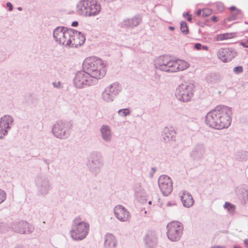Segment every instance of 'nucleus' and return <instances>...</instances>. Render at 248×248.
Returning a JSON list of instances; mask_svg holds the SVG:
<instances>
[{
	"label": "nucleus",
	"mask_w": 248,
	"mask_h": 248,
	"mask_svg": "<svg viewBox=\"0 0 248 248\" xmlns=\"http://www.w3.org/2000/svg\"><path fill=\"white\" fill-rule=\"evenodd\" d=\"M12 230L21 234H30L34 231L33 225L29 224L25 221H20L13 223L11 225Z\"/></svg>",
	"instance_id": "nucleus-14"
},
{
	"label": "nucleus",
	"mask_w": 248,
	"mask_h": 248,
	"mask_svg": "<svg viewBox=\"0 0 248 248\" xmlns=\"http://www.w3.org/2000/svg\"><path fill=\"white\" fill-rule=\"evenodd\" d=\"M6 6L8 8V10L9 11H12L13 9V5H12L11 3L8 2L6 3Z\"/></svg>",
	"instance_id": "nucleus-40"
},
{
	"label": "nucleus",
	"mask_w": 248,
	"mask_h": 248,
	"mask_svg": "<svg viewBox=\"0 0 248 248\" xmlns=\"http://www.w3.org/2000/svg\"><path fill=\"white\" fill-rule=\"evenodd\" d=\"M167 235L170 240L177 242L180 240L183 233L184 226L179 221H172L167 226Z\"/></svg>",
	"instance_id": "nucleus-10"
},
{
	"label": "nucleus",
	"mask_w": 248,
	"mask_h": 248,
	"mask_svg": "<svg viewBox=\"0 0 248 248\" xmlns=\"http://www.w3.org/2000/svg\"><path fill=\"white\" fill-rule=\"evenodd\" d=\"M211 20L214 22H217L218 21V18L216 16H213L211 17Z\"/></svg>",
	"instance_id": "nucleus-42"
},
{
	"label": "nucleus",
	"mask_w": 248,
	"mask_h": 248,
	"mask_svg": "<svg viewBox=\"0 0 248 248\" xmlns=\"http://www.w3.org/2000/svg\"><path fill=\"white\" fill-rule=\"evenodd\" d=\"M134 191L135 195L137 197H142L144 194V190L142 188H141L140 186H139V188L137 186H136L134 188Z\"/></svg>",
	"instance_id": "nucleus-33"
},
{
	"label": "nucleus",
	"mask_w": 248,
	"mask_h": 248,
	"mask_svg": "<svg viewBox=\"0 0 248 248\" xmlns=\"http://www.w3.org/2000/svg\"><path fill=\"white\" fill-rule=\"evenodd\" d=\"M234 34L233 33H226L224 34H220L217 36V41H222L224 40L229 39L232 38L234 37Z\"/></svg>",
	"instance_id": "nucleus-29"
},
{
	"label": "nucleus",
	"mask_w": 248,
	"mask_h": 248,
	"mask_svg": "<svg viewBox=\"0 0 248 248\" xmlns=\"http://www.w3.org/2000/svg\"><path fill=\"white\" fill-rule=\"evenodd\" d=\"M233 72L235 74H239L243 72V68L241 66H238L234 67L233 69Z\"/></svg>",
	"instance_id": "nucleus-35"
},
{
	"label": "nucleus",
	"mask_w": 248,
	"mask_h": 248,
	"mask_svg": "<svg viewBox=\"0 0 248 248\" xmlns=\"http://www.w3.org/2000/svg\"><path fill=\"white\" fill-rule=\"evenodd\" d=\"M67 30V28L63 26H58L54 29L53 37L56 42L60 45Z\"/></svg>",
	"instance_id": "nucleus-23"
},
{
	"label": "nucleus",
	"mask_w": 248,
	"mask_h": 248,
	"mask_svg": "<svg viewBox=\"0 0 248 248\" xmlns=\"http://www.w3.org/2000/svg\"><path fill=\"white\" fill-rule=\"evenodd\" d=\"M217 10L220 12L223 11L224 8L223 3L221 2H218L217 3Z\"/></svg>",
	"instance_id": "nucleus-38"
},
{
	"label": "nucleus",
	"mask_w": 248,
	"mask_h": 248,
	"mask_svg": "<svg viewBox=\"0 0 248 248\" xmlns=\"http://www.w3.org/2000/svg\"><path fill=\"white\" fill-rule=\"evenodd\" d=\"M155 69L160 71L174 73L183 71L189 66V63L180 59H172L167 56H160L156 57L154 61Z\"/></svg>",
	"instance_id": "nucleus-2"
},
{
	"label": "nucleus",
	"mask_w": 248,
	"mask_h": 248,
	"mask_svg": "<svg viewBox=\"0 0 248 248\" xmlns=\"http://www.w3.org/2000/svg\"><path fill=\"white\" fill-rule=\"evenodd\" d=\"M142 18L140 15H136L132 18H125L120 23L122 28H133L138 26L141 22Z\"/></svg>",
	"instance_id": "nucleus-18"
},
{
	"label": "nucleus",
	"mask_w": 248,
	"mask_h": 248,
	"mask_svg": "<svg viewBox=\"0 0 248 248\" xmlns=\"http://www.w3.org/2000/svg\"><path fill=\"white\" fill-rule=\"evenodd\" d=\"M193 95L194 86L190 83H185L180 85L175 92V95L177 99L184 102L189 101Z\"/></svg>",
	"instance_id": "nucleus-11"
},
{
	"label": "nucleus",
	"mask_w": 248,
	"mask_h": 248,
	"mask_svg": "<svg viewBox=\"0 0 248 248\" xmlns=\"http://www.w3.org/2000/svg\"><path fill=\"white\" fill-rule=\"evenodd\" d=\"M202 16L206 17L210 15L211 13V10L208 9H205L202 10Z\"/></svg>",
	"instance_id": "nucleus-36"
},
{
	"label": "nucleus",
	"mask_w": 248,
	"mask_h": 248,
	"mask_svg": "<svg viewBox=\"0 0 248 248\" xmlns=\"http://www.w3.org/2000/svg\"><path fill=\"white\" fill-rule=\"evenodd\" d=\"M90 224L83 221L80 217L75 218L72 222L69 235L74 241H81L86 238L89 233Z\"/></svg>",
	"instance_id": "nucleus-4"
},
{
	"label": "nucleus",
	"mask_w": 248,
	"mask_h": 248,
	"mask_svg": "<svg viewBox=\"0 0 248 248\" xmlns=\"http://www.w3.org/2000/svg\"><path fill=\"white\" fill-rule=\"evenodd\" d=\"M190 15H189L188 13H184L183 14V16H189Z\"/></svg>",
	"instance_id": "nucleus-51"
},
{
	"label": "nucleus",
	"mask_w": 248,
	"mask_h": 248,
	"mask_svg": "<svg viewBox=\"0 0 248 248\" xmlns=\"http://www.w3.org/2000/svg\"><path fill=\"white\" fill-rule=\"evenodd\" d=\"M122 86L115 82L107 86L101 93V99L106 103L112 102L122 91Z\"/></svg>",
	"instance_id": "nucleus-9"
},
{
	"label": "nucleus",
	"mask_w": 248,
	"mask_h": 248,
	"mask_svg": "<svg viewBox=\"0 0 248 248\" xmlns=\"http://www.w3.org/2000/svg\"><path fill=\"white\" fill-rule=\"evenodd\" d=\"M188 16L187 18V20L188 21H191L192 20L191 15H189V16Z\"/></svg>",
	"instance_id": "nucleus-48"
},
{
	"label": "nucleus",
	"mask_w": 248,
	"mask_h": 248,
	"mask_svg": "<svg viewBox=\"0 0 248 248\" xmlns=\"http://www.w3.org/2000/svg\"><path fill=\"white\" fill-rule=\"evenodd\" d=\"M144 241L146 248H155L157 244V237L155 232L149 231L146 234Z\"/></svg>",
	"instance_id": "nucleus-22"
},
{
	"label": "nucleus",
	"mask_w": 248,
	"mask_h": 248,
	"mask_svg": "<svg viewBox=\"0 0 248 248\" xmlns=\"http://www.w3.org/2000/svg\"><path fill=\"white\" fill-rule=\"evenodd\" d=\"M232 114L231 108L224 105L217 106L207 113L205 124L215 129L227 128L231 124Z\"/></svg>",
	"instance_id": "nucleus-1"
},
{
	"label": "nucleus",
	"mask_w": 248,
	"mask_h": 248,
	"mask_svg": "<svg viewBox=\"0 0 248 248\" xmlns=\"http://www.w3.org/2000/svg\"><path fill=\"white\" fill-rule=\"evenodd\" d=\"M99 131L102 139L107 143L111 141L112 139V132L110 127L106 124H103L100 128Z\"/></svg>",
	"instance_id": "nucleus-21"
},
{
	"label": "nucleus",
	"mask_w": 248,
	"mask_h": 248,
	"mask_svg": "<svg viewBox=\"0 0 248 248\" xmlns=\"http://www.w3.org/2000/svg\"><path fill=\"white\" fill-rule=\"evenodd\" d=\"M176 132L172 127H165L162 133L161 137L165 142L174 141Z\"/></svg>",
	"instance_id": "nucleus-24"
},
{
	"label": "nucleus",
	"mask_w": 248,
	"mask_h": 248,
	"mask_svg": "<svg viewBox=\"0 0 248 248\" xmlns=\"http://www.w3.org/2000/svg\"><path fill=\"white\" fill-rule=\"evenodd\" d=\"M83 69L90 74L93 78L98 79L102 78L106 74V69L103 61L96 57L87 58L83 62Z\"/></svg>",
	"instance_id": "nucleus-3"
},
{
	"label": "nucleus",
	"mask_w": 248,
	"mask_h": 248,
	"mask_svg": "<svg viewBox=\"0 0 248 248\" xmlns=\"http://www.w3.org/2000/svg\"><path fill=\"white\" fill-rule=\"evenodd\" d=\"M202 47L204 49V50H208V47L206 46H202Z\"/></svg>",
	"instance_id": "nucleus-49"
},
{
	"label": "nucleus",
	"mask_w": 248,
	"mask_h": 248,
	"mask_svg": "<svg viewBox=\"0 0 248 248\" xmlns=\"http://www.w3.org/2000/svg\"><path fill=\"white\" fill-rule=\"evenodd\" d=\"M244 245L246 247L248 248V239L245 240Z\"/></svg>",
	"instance_id": "nucleus-45"
},
{
	"label": "nucleus",
	"mask_w": 248,
	"mask_h": 248,
	"mask_svg": "<svg viewBox=\"0 0 248 248\" xmlns=\"http://www.w3.org/2000/svg\"><path fill=\"white\" fill-rule=\"evenodd\" d=\"M7 198L6 192L0 188V204L3 203Z\"/></svg>",
	"instance_id": "nucleus-34"
},
{
	"label": "nucleus",
	"mask_w": 248,
	"mask_h": 248,
	"mask_svg": "<svg viewBox=\"0 0 248 248\" xmlns=\"http://www.w3.org/2000/svg\"><path fill=\"white\" fill-rule=\"evenodd\" d=\"M210 248H224L222 247H219V246H214V247H212Z\"/></svg>",
	"instance_id": "nucleus-50"
},
{
	"label": "nucleus",
	"mask_w": 248,
	"mask_h": 248,
	"mask_svg": "<svg viewBox=\"0 0 248 248\" xmlns=\"http://www.w3.org/2000/svg\"><path fill=\"white\" fill-rule=\"evenodd\" d=\"M240 45L245 47L248 48V39L240 43Z\"/></svg>",
	"instance_id": "nucleus-39"
},
{
	"label": "nucleus",
	"mask_w": 248,
	"mask_h": 248,
	"mask_svg": "<svg viewBox=\"0 0 248 248\" xmlns=\"http://www.w3.org/2000/svg\"><path fill=\"white\" fill-rule=\"evenodd\" d=\"M229 10L231 11V14L229 17L225 19V22L235 20L242 16L241 11L237 9L235 6L230 7Z\"/></svg>",
	"instance_id": "nucleus-27"
},
{
	"label": "nucleus",
	"mask_w": 248,
	"mask_h": 248,
	"mask_svg": "<svg viewBox=\"0 0 248 248\" xmlns=\"http://www.w3.org/2000/svg\"><path fill=\"white\" fill-rule=\"evenodd\" d=\"M103 164V157L99 153L94 152L91 153L87 165L92 174L97 175L99 173Z\"/></svg>",
	"instance_id": "nucleus-12"
},
{
	"label": "nucleus",
	"mask_w": 248,
	"mask_h": 248,
	"mask_svg": "<svg viewBox=\"0 0 248 248\" xmlns=\"http://www.w3.org/2000/svg\"><path fill=\"white\" fill-rule=\"evenodd\" d=\"M78 22L75 21H74V22H72V26L73 27H77V26H78Z\"/></svg>",
	"instance_id": "nucleus-43"
},
{
	"label": "nucleus",
	"mask_w": 248,
	"mask_h": 248,
	"mask_svg": "<svg viewBox=\"0 0 248 248\" xmlns=\"http://www.w3.org/2000/svg\"><path fill=\"white\" fill-rule=\"evenodd\" d=\"M74 34L73 29H68L63 39L61 42L60 45H62L67 47H70L71 46V39L72 35Z\"/></svg>",
	"instance_id": "nucleus-28"
},
{
	"label": "nucleus",
	"mask_w": 248,
	"mask_h": 248,
	"mask_svg": "<svg viewBox=\"0 0 248 248\" xmlns=\"http://www.w3.org/2000/svg\"><path fill=\"white\" fill-rule=\"evenodd\" d=\"M205 147L203 143H199L196 144L190 153V157L194 160L201 159L204 155Z\"/></svg>",
	"instance_id": "nucleus-19"
},
{
	"label": "nucleus",
	"mask_w": 248,
	"mask_h": 248,
	"mask_svg": "<svg viewBox=\"0 0 248 248\" xmlns=\"http://www.w3.org/2000/svg\"><path fill=\"white\" fill-rule=\"evenodd\" d=\"M169 29L170 30H171V31H173L174 30V27H172V26H170L169 27Z\"/></svg>",
	"instance_id": "nucleus-52"
},
{
	"label": "nucleus",
	"mask_w": 248,
	"mask_h": 248,
	"mask_svg": "<svg viewBox=\"0 0 248 248\" xmlns=\"http://www.w3.org/2000/svg\"><path fill=\"white\" fill-rule=\"evenodd\" d=\"M17 9H18L19 11H22V7H18Z\"/></svg>",
	"instance_id": "nucleus-54"
},
{
	"label": "nucleus",
	"mask_w": 248,
	"mask_h": 248,
	"mask_svg": "<svg viewBox=\"0 0 248 248\" xmlns=\"http://www.w3.org/2000/svg\"><path fill=\"white\" fill-rule=\"evenodd\" d=\"M224 208L227 209L228 212L231 213H233L235 209V205L229 202H226L225 203Z\"/></svg>",
	"instance_id": "nucleus-30"
},
{
	"label": "nucleus",
	"mask_w": 248,
	"mask_h": 248,
	"mask_svg": "<svg viewBox=\"0 0 248 248\" xmlns=\"http://www.w3.org/2000/svg\"><path fill=\"white\" fill-rule=\"evenodd\" d=\"M202 45L200 43L195 44V46H194L195 48L197 50H200L202 48Z\"/></svg>",
	"instance_id": "nucleus-41"
},
{
	"label": "nucleus",
	"mask_w": 248,
	"mask_h": 248,
	"mask_svg": "<svg viewBox=\"0 0 248 248\" xmlns=\"http://www.w3.org/2000/svg\"><path fill=\"white\" fill-rule=\"evenodd\" d=\"M167 205L168 206H170L174 205H175V204L174 203H171L170 202H168Z\"/></svg>",
	"instance_id": "nucleus-46"
},
{
	"label": "nucleus",
	"mask_w": 248,
	"mask_h": 248,
	"mask_svg": "<svg viewBox=\"0 0 248 248\" xmlns=\"http://www.w3.org/2000/svg\"><path fill=\"white\" fill-rule=\"evenodd\" d=\"M101 10V5L97 0H80L76 7L78 15L87 17L98 15Z\"/></svg>",
	"instance_id": "nucleus-5"
},
{
	"label": "nucleus",
	"mask_w": 248,
	"mask_h": 248,
	"mask_svg": "<svg viewBox=\"0 0 248 248\" xmlns=\"http://www.w3.org/2000/svg\"><path fill=\"white\" fill-rule=\"evenodd\" d=\"M181 200L183 205L187 208L192 206L194 201L191 195L186 191H182L179 193Z\"/></svg>",
	"instance_id": "nucleus-26"
},
{
	"label": "nucleus",
	"mask_w": 248,
	"mask_h": 248,
	"mask_svg": "<svg viewBox=\"0 0 248 248\" xmlns=\"http://www.w3.org/2000/svg\"><path fill=\"white\" fill-rule=\"evenodd\" d=\"M151 203H152V202H151V201H149V202H148V203H149V204H151Z\"/></svg>",
	"instance_id": "nucleus-55"
},
{
	"label": "nucleus",
	"mask_w": 248,
	"mask_h": 248,
	"mask_svg": "<svg viewBox=\"0 0 248 248\" xmlns=\"http://www.w3.org/2000/svg\"><path fill=\"white\" fill-rule=\"evenodd\" d=\"M117 240L116 237L112 233H108L104 236V248H116Z\"/></svg>",
	"instance_id": "nucleus-25"
},
{
	"label": "nucleus",
	"mask_w": 248,
	"mask_h": 248,
	"mask_svg": "<svg viewBox=\"0 0 248 248\" xmlns=\"http://www.w3.org/2000/svg\"><path fill=\"white\" fill-rule=\"evenodd\" d=\"M34 183L38 196L45 197L51 189V185L48 177L44 174H38L35 178Z\"/></svg>",
	"instance_id": "nucleus-8"
},
{
	"label": "nucleus",
	"mask_w": 248,
	"mask_h": 248,
	"mask_svg": "<svg viewBox=\"0 0 248 248\" xmlns=\"http://www.w3.org/2000/svg\"><path fill=\"white\" fill-rule=\"evenodd\" d=\"M233 248H242V247L238 246H234L233 247Z\"/></svg>",
	"instance_id": "nucleus-53"
},
{
	"label": "nucleus",
	"mask_w": 248,
	"mask_h": 248,
	"mask_svg": "<svg viewBox=\"0 0 248 248\" xmlns=\"http://www.w3.org/2000/svg\"><path fill=\"white\" fill-rule=\"evenodd\" d=\"M70 121L58 120L53 125L51 132L57 139L65 140L70 137L73 129Z\"/></svg>",
	"instance_id": "nucleus-6"
},
{
	"label": "nucleus",
	"mask_w": 248,
	"mask_h": 248,
	"mask_svg": "<svg viewBox=\"0 0 248 248\" xmlns=\"http://www.w3.org/2000/svg\"><path fill=\"white\" fill-rule=\"evenodd\" d=\"M52 85L54 88H62V83L60 81L58 82H53L52 83Z\"/></svg>",
	"instance_id": "nucleus-37"
},
{
	"label": "nucleus",
	"mask_w": 248,
	"mask_h": 248,
	"mask_svg": "<svg viewBox=\"0 0 248 248\" xmlns=\"http://www.w3.org/2000/svg\"><path fill=\"white\" fill-rule=\"evenodd\" d=\"M14 248H25V247L21 245H18L16 246Z\"/></svg>",
	"instance_id": "nucleus-44"
},
{
	"label": "nucleus",
	"mask_w": 248,
	"mask_h": 248,
	"mask_svg": "<svg viewBox=\"0 0 248 248\" xmlns=\"http://www.w3.org/2000/svg\"><path fill=\"white\" fill-rule=\"evenodd\" d=\"M118 114L122 117H125L130 113V111L129 108H123L120 109L118 111Z\"/></svg>",
	"instance_id": "nucleus-32"
},
{
	"label": "nucleus",
	"mask_w": 248,
	"mask_h": 248,
	"mask_svg": "<svg viewBox=\"0 0 248 248\" xmlns=\"http://www.w3.org/2000/svg\"><path fill=\"white\" fill-rule=\"evenodd\" d=\"M114 216L119 221L126 222L130 220L131 216L129 211L122 205H117L113 209Z\"/></svg>",
	"instance_id": "nucleus-17"
},
{
	"label": "nucleus",
	"mask_w": 248,
	"mask_h": 248,
	"mask_svg": "<svg viewBox=\"0 0 248 248\" xmlns=\"http://www.w3.org/2000/svg\"><path fill=\"white\" fill-rule=\"evenodd\" d=\"M14 122L13 118L9 115H5L0 119V139H3L7 135Z\"/></svg>",
	"instance_id": "nucleus-15"
},
{
	"label": "nucleus",
	"mask_w": 248,
	"mask_h": 248,
	"mask_svg": "<svg viewBox=\"0 0 248 248\" xmlns=\"http://www.w3.org/2000/svg\"><path fill=\"white\" fill-rule=\"evenodd\" d=\"M97 83L96 79L93 78L89 73L84 69L77 72L73 78V83L77 89H82L94 85Z\"/></svg>",
	"instance_id": "nucleus-7"
},
{
	"label": "nucleus",
	"mask_w": 248,
	"mask_h": 248,
	"mask_svg": "<svg viewBox=\"0 0 248 248\" xmlns=\"http://www.w3.org/2000/svg\"><path fill=\"white\" fill-rule=\"evenodd\" d=\"M180 30L185 34H187L188 33V29L186 22L183 21L181 22Z\"/></svg>",
	"instance_id": "nucleus-31"
},
{
	"label": "nucleus",
	"mask_w": 248,
	"mask_h": 248,
	"mask_svg": "<svg viewBox=\"0 0 248 248\" xmlns=\"http://www.w3.org/2000/svg\"><path fill=\"white\" fill-rule=\"evenodd\" d=\"M74 34L72 35L71 46L70 47H78L82 46L85 42L86 38L81 32L73 29Z\"/></svg>",
	"instance_id": "nucleus-20"
},
{
	"label": "nucleus",
	"mask_w": 248,
	"mask_h": 248,
	"mask_svg": "<svg viewBox=\"0 0 248 248\" xmlns=\"http://www.w3.org/2000/svg\"><path fill=\"white\" fill-rule=\"evenodd\" d=\"M202 11L201 10H199L197 13H196V14L197 16H200L201 14V13Z\"/></svg>",
	"instance_id": "nucleus-47"
},
{
	"label": "nucleus",
	"mask_w": 248,
	"mask_h": 248,
	"mask_svg": "<svg viewBox=\"0 0 248 248\" xmlns=\"http://www.w3.org/2000/svg\"><path fill=\"white\" fill-rule=\"evenodd\" d=\"M237 55V52L232 48H221L217 52L218 59L224 62L231 61Z\"/></svg>",
	"instance_id": "nucleus-16"
},
{
	"label": "nucleus",
	"mask_w": 248,
	"mask_h": 248,
	"mask_svg": "<svg viewBox=\"0 0 248 248\" xmlns=\"http://www.w3.org/2000/svg\"><path fill=\"white\" fill-rule=\"evenodd\" d=\"M171 179L166 175H161L158 180V185L162 194L165 196L169 195L172 191L173 185Z\"/></svg>",
	"instance_id": "nucleus-13"
}]
</instances>
